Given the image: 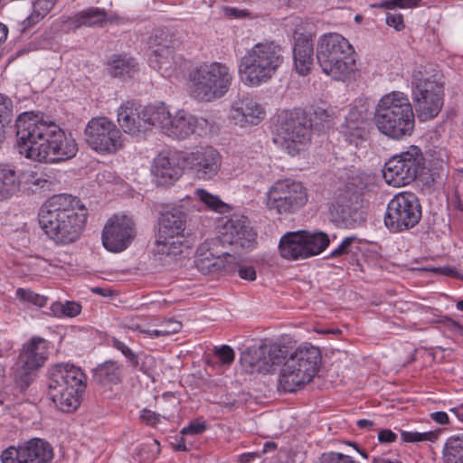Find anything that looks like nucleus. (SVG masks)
<instances>
[{"label":"nucleus","mask_w":463,"mask_h":463,"mask_svg":"<svg viewBox=\"0 0 463 463\" xmlns=\"http://www.w3.org/2000/svg\"><path fill=\"white\" fill-rule=\"evenodd\" d=\"M151 172L158 185H170L182 175V168L176 158L158 155L153 163Z\"/></svg>","instance_id":"27"},{"label":"nucleus","mask_w":463,"mask_h":463,"mask_svg":"<svg viewBox=\"0 0 463 463\" xmlns=\"http://www.w3.org/2000/svg\"><path fill=\"white\" fill-rule=\"evenodd\" d=\"M425 158L421 149L411 146L406 151L392 156L383 170L385 182L394 187L412 183L424 170Z\"/></svg>","instance_id":"10"},{"label":"nucleus","mask_w":463,"mask_h":463,"mask_svg":"<svg viewBox=\"0 0 463 463\" xmlns=\"http://www.w3.org/2000/svg\"><path fill=\"white\" fill-rule=\"evenodd\" d=\"M356 424L360 429H364L368 430H373L374 427V422L373 420L366 419L358 420Z\"/></svg>","instance_id":"64"},{"label":"nucleus","mask_w":463,"mask_h":463,"mask_svg":"<svg viewBox=\"0 0 463 463\" xmlns=\"http://www.w3.org/2000/svg\"><path fill=\"white\" fill-rule=\"evenodd\" d=\"M140 419L147 425L154 426L159 422V414L150 410L145 409L141 411Z\"/></svg>","instance_id":"59"},{"label":"nucleus","mask_w":463,"mask_h":463,"mask_svg":"<svg viewBox=\"0 0 463 463\" xmlns=\"http://www.w3.org/2000/svg\"><path fill=\"white\" fill-rule=\"evenodd\" d=\"M265 352V348L259 346H251L243 352L241 355V363L242 366L250 373H259L260 368V358Z\"/></svg>","instance_id":"40"},{"label":"nucleus","mask_w":463,"mask_h":463,"mask_svg":"<svg viewBox=\"0 0 463 463\" xmlns=\"http://www.w3.org/2000/svg\"><path fill=\"white\" fill-rule=\"evenodd\" d=\"M84 134L90 147L99 154H115L123 147L124 139L120 129L106 117L91 118Z\"/></svg>","instance_id":"15"},{"label":"nucleus","mask_w":463,"mask_h":463,"mask_svg":"<svg viewBox=\"0 0 463 463\" xmlns=\"http://www.w3.org/2000/svg\"><path fill=\"white\" fill-rule=\"evenodd\" d=\"M397 435L389 429L381 430L378 432V440L381 443H391L395 441Z\"/></svg>","instance_id":"60"},{"label":"nucleus","mask_w":463,"mask_h":463,"mask_svg":"<svg viewBox=\"0 0 463 463\" xmlns=\"http://www.w3.org/2000/svg\"><path fill=\"white\" fill-rule=\"evenodd\" d=\"M139 359V369L143 372L144 374L154 380V374L156 369V360L154 356L150 354H141L138 355Z\"/></svg>","instance_id":"49"},{"label":"nucleus","mask_w":463,"mask_h":463,"mask_svg":"<svg viewBox=\"0 0 463 463\" xmlns=\"http://www.w3.org/2000/svg\"><path fill=\"white\" fill-rule=\"evenodd\" d=\"M220 241L213 240L202 243L196 251L195 264L203 274L217 271L232 273L235 271L238 257L217 250Z\"/></svg>","instance_id":"17"},{"label":"nucleus","mask_w":463,"mask_h":463,"mask_svg":"<svg viewBox=\"0 0 463 463\" xmlns=\"http://www.w3.org/2000/svg\"><path fill=\"white\" fill-rule=\"evenodd\" d=\"M420 0H385L381 6L386 9L394 8H413L419 5Z\"/></svg>","instance_id":"55"},{"label":"nucleus","mask_w":463,"mask_h":463,"mask_svg":"<svg viewBox=\"0 0 463 463\" xmlns=\"http://www.w3.org/2000/svg\"><path fill=\"white\" fill-rule=\"evenodd\" d=\"M48 395L61 411L71 412L80 404L86 388V375L71 364H56L48 370Z\"/></svg>","instance_id":"4"},{"label":"nucleus","mask_w":463,"mask_h":463,"mask_svg":"<svg viewBox=\"0 0 463 463\" xmlns=\"http://www.w3.org/2000/svg\"><path fill=\"white\" fill-rule=\"evenodd\" d=\"M317 59L323 72L335 80L345 81L357 70L354 49L339 33H331L320 37Z\"/></svg>","instance_id":"5"},{"label":"nucleus","mask_w":463,"mask_h":463,"mask_svg":"<svg viewBox=\"0 0 463 463\" xmlns=\"http://www.w3.org/2000/svg\"><path fill=\"white\" fill-rule=\"evenodd\" d=\"M314 113L317 118L325 122H329L332 116L329 110L322 108H317Z\"/></svg>","instance_id":"63"},{"label":"nucleus","mask_w":463,"mask_h":463,"mask_svg":"<svg viewBox=\"0 0 463 463\" xmlns=\"http://www.w3.org/2000/svg\"><path fill=\"white\" fill-rule=\"evenodd\" d=\"M87 215V209L78 197L57 194L42 205L39 223L50 240L59 245H68L80 239Z\"/></svg>","instance_id":"2"},{"label":"nucleus","mask_w":463,"mask_h":463,"mask_svg":"<svg viewBox=\"0 0 463 463\" xmlns=\"http://www.w3.org/2000/svg\"><path fill=\"white\" fill-rule=\"evenodd\" d=\"M311 128L303 113H296L279 125L274 142L288 154L295 156L310 140Z\"/></svg>","instance_id":"16"},{"label":"nucleus","mask_w":463,"mask_h":463,"mask_svg":"<svg viewBox=\"0 0 463 463\" xmlns=\"http://www.w3.org/2000/svg\"><path fill=\"white\" fill-rule=\"evenodd\" d=\"M222 235L225 241L241 247H250L256 237L248 218L239 214H233L227 219L222 226Z\"/></svg>","instance_id":"22"},{"label":"nucleus","mask_w":463,"mask_h":463,"mask_svg":"<svg viewBox=\"0 0 463 463\" xmlns=\"http://www.w3.org/2000/svg\"><path fill=\"white\" fill-rule=\"evenodd\" d=\"M232 80V72L225 63L203 62L189 72V93L199 102H213L228 93Z\"/></svg>","instance_id":"7"},{"label":"nucleus","mask_w":463,"mask_h":463,"mask_svg":"<svg viewBox=\"0 0 463 463\" xmlns=\"http://www.w3.org/2000/svg\"><path fill=\"white\" fill-rule=\"evenodd\" d=\"M167 325L171 326L170 329H154V330H140L142 333L146 334L152 337L166 336L177 333L182 328V324L175 319L167 320Z\"/></svg>","instance_id":"50"},{"label":"nucleus","mask_w":463,"mask_h":463,"mask_svg":"<svg viewBox=\"0 0 463 463\" xmlns=\"http://www.w3.org/2000/svg\"><path fill=\"white\" fill-rule=\"evenodd\" d=\"M442 75L439 72L415 71L412 77L413 100L420 120L434 118L443 106Z\"/></svg>","instance_id":"9"},{"label":"nucleus","mask_w":463,"mask_h":463,"mask_svg":"<svg viewBox=\"0 0 463 463\" xmlns=\"http://www.w3.org/2000/svg\"><path fill=\"white\" fill-rule=\"evenodd\" d=\"M434 270H435V272L445 275L447 277L460 278L461 279H463V277H460L458 275V272L457 271V269L452 267H449V266L439 267V268L434 269Z\"/></svg>","instance_id":"61"},{"label":"nucleus","mask_w":463,"mask_h":463,"mask_svg":"<svg viewBox=\"0 0 463 463\" xmlns=\"http://www.w3.org/2000/svg\"><path fill=\"white\" fill-rule=\"evenodd\" d=\"M307 201L306 187L290 178L276 181L266 195V206L279 214L293 213L306 205Z\"/></svg>","instance_id":"12"},{"label":"nucleus","mask_w":463,"mask_h":463,"mask_svg":"<svg viewBox=\"0 0 463 463\" xmlns=\"http://www.w3.org/2000/svg\"><path fill=\"white\" fill-rule=\"evenodd\" d=\"M134 59L125 56H114L109 63V73L112 77H124L126 75L131 77L136 71Z\"/></svg>","instance_id":"39"},{"label":"nucleus","mask_w":463,"mask_h":463,"mask_svg":"<svg viewBox=\"0 0 463 463\" xmlns=\"http://www.w3.org/2000/svg\"><path fill=\"white\" fill-rule=\"evenodd\" d=\"M81 307L76 302L67 301L65 304L55 302L52 305V311L55 316L63 315L73 317L80 313Z\"/></svg>","instance_id":"45"},{"label":"nucleus","mask_w":463,"mask_h":463,"mask_svg":"<svg viewBox=\"0 0 463 463\" xmlns=\"http://www.w3.org/2000/svg\"><path fill=\"white\" fill-rule=\"evenodd\" d=\"M264 116V109L250 97L235 100L230 111L232 122L241 128L258 125Z\"/></svg>","instance_id":"21"},{"label":"nucleus","mask_w":463,"mask_h":463,"mask_svg":"<svg viewBox=\"0 0 463 463\" xmlns=\"http://www.w3.org/2000/svg\"><path fill=\"white\" fill-rule=\"evenodd\" d=\"M56 0H37L33 3V13L21 23V31L25 32L42 20L54 6Z\"/></svg>","instance_id":"35"},{"label":"nucleus","mask_w":463,"mask_h":463,"mask_svg":"<svg viewBox=\"0 0 463 463\" xmlns=\"http://www.w3.org/2000/svg\"><path fill=\"white\" fill-rule=\"evenodd\" d=\"M378 131L394 140L410 137L415 127V116L408 97L401 91H392L378 101L373 114Z\"/></svg>","instance_id":"3"},{"label":"nucleus","mask_w":463,"mask_h":463,"mask_svg":"<svg viewBox=\"0 0 463 463\" xmlns=\"http://www.w3.org/2000/svg\"><path fill=\"white\" fill-rule=\"evenodd\" d=\"M184 162L199 179H213L219 172L222 157L212 146L196 147L184 156Z\"/></svg>","instance_id":"20"},{"label":"nucleus","mask_w":463,"mask_h":463,"mask_svg":"<svg viewBox=\"0 0 463 463\" xmlns=\"http://www.w3.org/2000/svg\"><path fill=\"white\" fill-rule=\"evenodd\" d=\"M293 59L296 71L302 76L310 72L314 63V47L312 38L303 33H294Z\"/></svg>","instance_id":"24"},{"label":"nucleus","mask_w":463,"mask_h":463,"mask_svg":"<svg viewBox=\"0 0 463 463\" xmlns=\"http://www.w3.org/2000/svg\"><path fill=\"white\" fill-rule=\"evenodd\" d=\"M283 49L273 41L258 43L241 57L238 72L241 80L250 86L269 81L283 63Z\"/></svg>","instance_id":"6"},{"label":"nucleus","mask_w":463,"mask_h":463,"mask_svg":"<svg viewBox=\"0 0 463 463\" xmlns=\"http://www.w3.org/2000/svg\"><path fill=\"white\" fill-rule=\"evenodd\" d=\"M319 463H357L350 456L337 452L324 453Z\"/></svg>","instance_id":"52"},{"label":"nucleus","mask_w":463,"mask_h":463,"mask_svg":"<svg viewBox=\"0 0 463 463\" xmlns=\"http://www.w3.org/2000/svg\"><path fill=\"white\" fill-rule=\"evenodd\" d=\"M430 417L436 423L444 425L449 422V416L445 411H435L430 414Z\"/></svg>","instance_id":"62"},{"label":"nucleus","mask_w":463,"mask_h":463,"mask_svg":"<svg viewBox=\"0 0 463 463\" xmlns=\"http://www.w3.org/2000/svg\"><path fill=\"white\" fill-rule=\"evenodd\" d=\"M194 195L210 211L218 213H226L232 211L231 205L222 202L218 195H214L203 188L196 189Z\"/></svg>","instance_id":"38"},{"label":"nucleus","mask_w":463,"mask_h":463,"mask_svg":"<svg viewBox=\"0 0 463 463\" xmlns=\"http://www.w3.org/2000/svg\"><path fill=\"white\" fill-rule=\"evenodd\" d=\"M21 186L20 176L14 167L0 164V201L15 194Z\"/></svg>","instance_id":"33"},{"label":"nucleus","mask_w":463,"mask_h":463,"mask_svg":"<svg viewBox=\"0 0 463 463\" xmlns=\"http://www.w3.org/2000/svg\"><path fill=\"white\" fill-rule=\"evenodd\" d=\"M111 345L117 350L120 351L122 354L129 361L132 366L137 367L139 364L138 355L132 352V350L127 346L123 342L113 337L111 340Z\"/></svg>","instance_id":"51"},{"label":"nucleus","mask_w":463,"mask_h":463,"mask_svg":"<svg viewBox=\"0 0 463 463\" xmlns=\"http://www.w3.org/2000/svg\"><path fill=\"white\" fill-rule=\"evenodd\" d=\"M321 364L320 350L313 345L298 346L284 362L279 373V386L292 392L310 383Z\"/></svg>","instance_id":"8"},{"label":"nucleus","mask_w":463,"mask_h":463,"mask_svg":"<svg viewBox=\"0 0 463 463\" xmlns=\"http://www.w3.org/2000/svg\"><path fill=\"white\" fill-rule=\"evenodd\" d=\"M440 430H431L425 432L418 431H401V438L403 442H434L438 439Z\"/></svg>","instance_id":"42"},{"label":"nucleus","mask_w":463,"mask_h":463,"mask_svg":"<svg viewBox=\"0 0 463 463\" xmlns=\"http://www.w3.org/2000/svg\"><path fill=\"white\" fill-rule=\"evenodd\" d=\"M385 22L389 26L393 27L396 31H401L404 28L403 16L401 14L389 13L386 15Z\"/></svg>","instance_id":"56"},{"label":"nucleus","mask_w":463,"mask_h":463,"mask_svg":"<svg viewBox=\"0 0 463 463\" xmlns=\"http://www.w3.org/2000/svg\"><path fill=\"white\" fill-rule=\"evenodd\" d=\"M358 250L359 240L354 236L346 237L342 241L339 246L330 253V257L334 258L348 254H355Z\"/></svg>","instance_id":"43"},{"label":"nucleus","mask_w":463,"mask_h":463,"mask_svg":"<svg viewBox=\"0 0 463 463\" xmlns=\"http://www.w3.org/2000/svg\"><path fill=\"white\" fill-rule=\"evenodd\" d=\"M260 347L265 348V352L260 358L261 364L259 373H269L274 365L281 362V350L276 345H262Z\"/></svg>","instance_id":"41"},{"label":"nucleus","mask_w":463,"mask_h":463,"mask_svg":"<svg viewBox=\"0 0 463 463\" xmlns=\"http://www.w3.org/2000/svg\"><path fill=\"white\" fill-rule=\"evenodd\" d=\"M238 270L239 276L249 281H253L256 279V271L252 266H241L240 265V261L238 260L237 267L235 270Z\"/></svg>","instance_id":"58"},{"label":"nucleus","mask_w":463,"mask_h":463,"mask_svg":"<svg viewBox=\"0 0 463 463\" xmlns=\"http://www.w3.org/2000/svg\"><path fill=\"white\" fill-rule=\"evenodd\" d=\"M307 258L321 253L329 244L326 233L322 232H309L302 231Z\"/></svg>","instance_id":"34"},{"label":"nucleus","mask_w":463,"mask_h":463,"mask_svg":"<svg viewBox=\"0 0 463 463\" xmlns=\"http://www.w3.org/2000/svg\"><path fill=\"white\" fill-rule=\"evenodd\" d=\"M16 296L23 301H27L37 307H43L46 305L47 298L31 291L29 289L18 288Z\"/></svg>","instance_id":"48"},{"label":"nucleus","mask_w":463,"mask_h":463,"mask_svg":"<svg viewBox=\"0 0 463 463\" xmlns=\"http://www.w3.org/2000/svg\"><path fill=\"white\" fill-rule=\"evenodd\" d=\"M368 109L361 101L350 108L345 116V136L350 142L363 140L366 136Z\"/></svg>","instance_id":"25"},{"label":"nucleus","mask_w":463,"mask_h":463,"mask_svg":"<svg viewBox=\"0 0 463 463\" xmlns=\"http://www.w3.org/2000/svg\"><path fill=\"white\" fill-rule=\"evenodd\" d=\"M107 20V12L99 7H90L70 17L67 23L76 30L81 26H102Z\"/></svg>","instance_id":"31"},{"label":"nucleus","mask_w":463,"mask_h":463,"mask_svg":"<svg viewBox=\"0 0 463 463\" xmlns=\"http://www.w3.org/2000/svg\"><path fill=\"white\" fill-rule=\"evenodd\" d=\"M52 448L42 439H32L18 447L10 446L1 454L3 463H50Z\"/></svg>","instance_id":"18"},{"label":"nucleus","mask_w":463,"mask_h":463,"mask_svg":"<svg viewBox=\"0 0 463 463\" xmlns=\"http://www.w3.org/2000/svg\"><path fill=\"white\" fill-rule=\"evenodd\" d=\"M214 353L221 363L223 364H232L235 357L233 349L226 345H223L221 347H215Z\"/></svg>","instance_id":"54"},{"label":"nucleus","mask_w":463,"mask_h":463,"mask_svg":"<svg viewBox=\"0 0 463 463\" xmlns=\"http://www.w3.org/2000/svg\"><path fill=\"white\" fill-rule=\"evenodd\" d=\"M136 236L135 223L126 215H114L109 219L102 231L103 246L109 251L126 250Z\"/></svg>","instance_id":"19"},{"label":"nucleus","mask_w":463,"mask_h":463,"mask_svg":"<svg viewBox=\"0 0 463 463\" xmlns=\"http://www.w3.org/2000/svg\"><path fill=\"white\" fill-rule=\"evenodd\" d=\"M177 43L175 32L171 28L156 29L150 37L149 46L152 51L158 49H172Z\"/></svg>","instance_id":"37"},{"label":"nucleus","mask_w":463,"mask_h":463,"mask_svg":"<svg viewBox=\"0 0 463 463\" xmlns=\"http://www.w3.org/2000/svg\"><path fill=\"white\" fill-rule=\"evenodd\" d=\"M93 380L103 386L118 384L122 381V365L114 360L105 361L94 369Z\"/></svg>","instance_id":"29"},{"label":"nucleus","mask_w":463,"mask_h":463,"mask_svg":"<svg viewBox=\"0 0 463 463\" xmlns=\"http://www.w3.org/2000/svg\"><path fill=\"white\" fill-rule=\"evenodd\" d=\"M159 451L160 449L158 441L156 439H153L150 443H146L141 447L139 450V455H146L144 463H152V461L155 459L156 454H158Z\"/></svg>","instance_id":"53"},{"label":"nucleus","mask_w":463,"mask_h":463,"mask_svg":"<svg viewBox=\"0 0 463 463\" xmlns=\"http://www.w3.org/2000/svg\"><path fill=\"white\" fill-rule=\"evenodd\" d=\"M152 51L149 56L150 65L165 78H171L176 74L177 61L175 60L172 49H161Z\"/></svg>","instance_id":"32"},{"label":"nucleus","mask_w":463,"mask_h":463,"mask_svg":"<svg viewBox=\"0 0 463 463\" xmlns=\"http://www.w3.org/2000/svg\"><path fill=\"white\" fill-rule=\"evenodd\" d=\"M302 231L288 232L279 241V252L287 260L307 259Z\"/></svg>","instance_id":"28"},{"label":"nucleus","mask_w":463,"mask_h":463,"mask_svg":"<svg viewBox=\"0 0 463 463\" xmlns=\"http://www.w3.org/2000/svg\"><path fill=\"white\" fill-rule=\"evenodd\" d=\"M26 184H30L32 187H35L36 189H40L41 191H52L54 185L53 182L46 178V175L43 174H38L36 172H31L27 175Z\"/></svg>","instance_id":"47"},{"label":"nucleus","mask_w":463,"mask_h":463,"mask_svg":"<svg viewBox=\"0 0 463 463\" xmlns=\"http://www.w3.org/2000/svg\"><path fill=\"white\" fill-rule=\"evenodd\" d=\"M13 118L12 100L8 97L0 94V124L7 129L10 127Z\"/></svg>","instance_id":"46"},{"label":"nucleus","mask_w":463,"mask_h":463,"mask_svg":"<svg viewBox=\"0 0 463 463\" xmlns=\"http://www.w3.org/2000/svg\"><path fill=\"white\" fill-rule=\"evenodd\" d=\"M350 216L349 208L338 203H333L329 206L330 221L337 225H346Z\"/></svg>","instance_id":"44"},{"label":"nucleus","mask_w":463,"mask_h":463,"mask_svg":"<svg viewBox=\"0 0 463 463\" xmlns=\"http://www.w3.org/2000/svg\"><path fill=\"white\" fill-rule=\"evenodd\" d=\"M442 463H463V435L447 439L442 450Z\"/></svg>","instance_id":"36"},{"label":"nucleus","mask_w":463,"mask_h":463,"mask_svg":"<svg viewBox=\"0 0 463 463\" xmlns=\"http://www.w3.org/2000/svg\"><path fill=\"white\" fill-rule=\"evenodd\" d=\"M186 214L179 208H172L161 214L154 252L176 256L183 252Z\"/></svg>","instance_id":"11"},{"label":"nucleus","mask_w":463,"mask_h":463,"mask_svg":"<svg viewBox=\"0 0 463 463\" xmlns=\"http://www.w3.org/2000/svg\"><path fill=\"white\" fill-rule=\"evenodd\" d=\"M19 153L41 163H59L74 157L78 152L75 139L52 120L32 113L16 120Z\"/></svg>","instance_id":"1"},{"label":"nucleus","mask_w":463,"mask_h":463,"mask_svg":"<svg viewBox=\"0 0 463 463\" xmlns=\"http://www.w3.org/2000/svg\"><path fill=\"white\" fill-rule=\"evenodd\" d=\"M206 430L205 422L192 421L188 426L183 428L181 433L184 435H196L201 434Z\"/></svg>","instance_id":"57"},{"label":"nucleus","mask_w":463,"mask_h":463,"mask_svg":"<svg viewBox=\"0 0 463 463\" xmlns=\"http://www.w3.org/2000/svg\"><path fill=\"white\" fill-rule=\"evenodd\" d=\"M421 218V206L412 193H400L387 204L384 225L392 232H401L416 226Z\"/></svg>","instance_id":"14"},{"label":"nucleus","mask_w":463,"mask_h":463,"mask_svg":"<svg viewBox=\"0 0 463 463\" xmlns=\"http://www.w3.org/2000/svg\"><path fill=\"white\" fill-rule=\"evenodd\" d=\"M118 122L124 132L137 135L146 131L143 109L134 101L123 103L118 110Z\"/></svg>","instance_id":"26"},{"label":"nucleus","mask_w":463,"mask_h":463,"mask_svg":"<svg viewBox=\"0 0 463 463\" xmlns=\"http://www.w3.org/2000/svg\"><path fill=\"white\" fill-rule=\"evenodd\" d=\"M48 358V344L40 336H33L24 345L18 361L13 368V378L20 391H25L33 381L35 371L43 366Z\"/></svg>","instance_id":"13"},{"label":"nucleus","mask_w":463,"mask_h":463,"mask_svg":"<svg viewBox=\"0 0 463 463\" xmlns=\"http://www.w3.org/2000/svg\"><path fill=\"white\" fill-rule=\"evenodd\" d=\"M171 113L165 103L157 105H148L143 108V117L146 123V131L154 126L165 133L168 122H170Z\"/></svg>","instance_id":"30"},{"label":"nucleus","mask_w":463,"mask_h":463,"mask_svg":"<svg viewBox=\"0 0 463 463\" xmlns=\"http://www.w3.org/2000/svg\"><path fill=\"white\" fill-rule=\"evenodd\" d=\"M207 125L205 118H198L184 109H179L170 116V122L165 135L172 138L184 139L193 135L198 128Z\"/></svg>","instance_id":"23"}]
</instances>
